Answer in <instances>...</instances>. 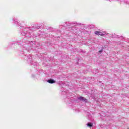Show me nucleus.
<instances>
[{"mask_svg":"<svg viewBox=\"0 0 129 129\" xmlns=\"http://www.w3.org/2000/svg\"><path fill=\"white\" fill-rule=\"evenodd\" d=\"M95 34H96V35H98V36H104L105 35L104 33H103L100 31H95Z\"/></svg>","mask_w":129,"mask_h":129,"instance_id":"obj_1","label":"nucleus"},{"mask_svg":"<svg viewBox=\"0 0 129 129\" xmlns=\"http://www.w3.org/2000/svg\"><path fill=\"white\" fill-rule=\"evenodd\" d=\"M80 101H82V102H87V99L86 98H84V97L80 96L78 98Z\"/></svg>","mask_w":129,"mask_h":129,"instance_id":"obj_2","label":"nucleus"},{"mask_svg":"<svg viewBox=\"0 0 129 129\" xmlns=\"http://www.w3.org/2000/svg\"><path fill=\"white\" fill-rule=\"evenodd\" d=\"M47 82L50 83V84L55 83L54 80H53V79H49V80H48Z\"/></svg>","mask_w":129,"mask_h":129,"instance_id":"obj_3","label":"nucleus"},{"mask_svg":"<svg viewBox=\"0 0 129 129\" xmlns=\"http://www.w3.org/2000/svg\"><path fill=\"white\" fill-rule=\"evenodd\" d=\"M93 124H92V123H88L87 124V125L89 126V127H92Z\"/></svg>","mask_w":129,"mask_h":129,"instance_id":"obj_4","label":"nucleus"},{"mask_svg":"<svg viewBox=\"0 0 129 129\" xmlns=\"http://www.w3.org/2000/svg\"><path fill=\"white\" fill-rule=\"evenodd\" d=\"M102 51V50H100L99 51V52L101 53Z\"/></svg>","mask_w":129,"mask_h":129,"instance_id":"obj_5","label":"nucleus"}]
</instances>
